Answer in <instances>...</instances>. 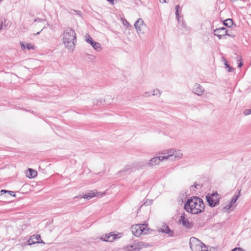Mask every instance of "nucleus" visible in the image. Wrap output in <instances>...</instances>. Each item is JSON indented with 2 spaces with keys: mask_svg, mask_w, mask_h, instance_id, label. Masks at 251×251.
Instances as JSON below:
<instances>
[{
  "mask_svg": "<svg viewBox=\"0 0 251 251\" xmlns=\"http://www.w3.org/2000/svg\"><path fill=\"white\" fill-rule=\"evenodd\" d=\"M205 204L203 200L197 197H192L187 200L184 208L192 214H199L203 211Z\"/></svg>",
  "mask_w": 251,
  "mask_h": 251,
  "instance_id": "obj_1",
  "label": "nucleus"
},
{
  "mask_svg": "<svg viewBox=\"0 0 251 251\" xmlns=\"http://www.w3.org/2000/svg\"><path fill=\"white\" fill-rule=\"evenodd\" d=\"M62 41L65 47L71 52H73L76 42L75 31L71 27L65 28L62 34Z\"/></svg>",
  "mask_w": 251,
  "mask_h": 251,
  "instance_id": "obj_2",
  "label": "nucleus"
},
{
  "mask_svg": "<svg viewBox=\"0 0 251 251\" xmlns=\"http://www.w3.org/2000/svg\"><path fill=\"white\" fill-rule=\"evenodd\" d=\"M189 244L191 249L192 251H207L206 249H203V248H206L205 245L200 240L194 237H192L190 239Z\"/></svg>",
  "mask_w": 251,
  "mask_h": 251,
  "instance_id": "obj_3",
  "label": "nucleus"
},
{
  "mask_svg": "<svg viewBox=\"0 0 251 251\" xmlns=\"http://www.w3.org/2000/svg\"><path fill=\"white\" fill-rule=\"evenodd\" d=\"M159 154L164 155L165 159H170L171 160L176 159H179L182 156V153H181V151L179 150H174V149H171L165 151L163 152H159Z\"/></svg>",
  "mask_w": 251,
  "mask_h": 251,
  "instance_id": "obj_4",
  "label": "nucleus"
},
{
  "mask_svg": "<svg viewBox=\"0 0 251 251\" xmlns=\"http://www.w3.org/2000/svg\"><path fill=\"white\" fill-rule=\"evenodd\" d=\"M221 196L217 192L213 193L212 194H208L206 196V200L208 203L209 205L213 207L219 204V200Z\"/></svg>",
  "mask_w": 251,
  "mask_h": 251,
  "instance_id": "obj_5",
  "label": "nucleus"
},
{
  "mask_svg": "<svg viewBox=\"0 0 251 251\" xmlns=\"http://www.w3.org/2000/svg\"><path fill=\"white\" fill-rule=\"evenodd\" d=\"M140 162H135L131 164L126 165L122 170L123 172H131L141 168L142 165Z\"/></svg>",
  "mask_w": 251,
  "mask_h": 251,
  "instance_id": "obj_6",
  "label": "nucleus"
},
{
  "mask_svg": "<svg viewBox=\"0 0 251 251\" xmlns=\"http://www.w3.org/2000/svg\"><path fill=\"white\" fill-rule=\"evenodd\" d=\"M134 26L136 28L138 34H144L146 25L144 24L143 20L141 18H139L134 24Z\"/></svg>",
  "mask_w": 251,
  "mask_h": 251,
  "instance_id": "obj_7",
  "label": "nucleus"
},
{
  "mask_svg": "<svg viewBox=\"0 0 251 251\" xmlns=\"http://www.w3.org/2000/svg\"><path fill=\"white\" fill-rule=\"evenodd\" d=\"M119 238L118 234H114L113 232H110L104 235L100 239L103 241L112 242Z\"/></svg>",
  "mask_w": 251,
  "mask_h": 251,
  "instance_id": "obj_8",
  "label": "nucleus"
},
{
  "mask_svg": "<svg viewBox=\"0 0 251 251\" xmlns=\"http://www.w3.org/2000/svg\"><path fill=\"white\" fill-rule=\"evenodd\" d=\"M164 159H165L164 155L163 156H155L150 159L147 164L150 167H153L159 164L160 162Z\"/></svg>",
  "mask_w": 251,
  "mask_h": 251,
  "instance_id": "obj_9",
  "label": "nucleus"
},
{
  "mask_svg": "<svg viewBox=\"0 0 251 251\" xmlns=\"http://www.w3.org/2000/svg\"><path fill=\"white\" fill-rule=\"evenodd\" d=\"M192 92L196 95L201 96L204 94V89L200 84L196 83L193 86Z\"/></svg>",
  "mask_w": 251,
  "mask_h": 251,
  "instance_id": "obj_10",
  "label": "nucleus"
},
{
  "mask_svg": "<svg viewBox=\"0 0 251 251\" xmlns=\"http://www.w3.org/2000/svg\"><path fill=\"white\" fill-rule=\"evenodd\" d=\"M40 238L41 237L40 235H33L31 236L30 239L26 241V244L30 245L35 243H44L42 240L41 241H39Z\"/></svg>",
  "mask_w": 251,
  "mask_h": 251,
  "instance_id": "obj_11",
  "label": "nucleus"
},
{
  "mask_svg": "<svg viewBox=\"0 0 251 251\" xmlns=\"http://www.w3.org/2000/svg\"><path fill=\"white\" fill-rule=\"evenodd\" d=\"M240 190H239L238 193H236L234 196H233L229 204H227L225 207V208L226 209L228 210L236 202L237 200H238L239 197L240 195Z\"/></svg>",
  "mask_w": 251,
  "mask_h": 251,
  "instance_id": "obj_12",
  "label": "nucleus"
},
{
  "mask_svg": "<svg viewBox=\"0 0 251 251\" xmlns=\"http://www.w3.org/2000/svg\"><path fill=\"white\" fill-rule=\"evenodd\" d=\"M100 194V192H98L96 190H94L90 191L88 193L85 194L82 197H80V198L89 200L94 197L98 196Z\"/></svg>",
  "mask_w": 251,
  "mask_h": 251,
  "instance_id": "obj_13",
  "label": "nucleus"
},
{
  "mask_svg": "<svg viewBox=\"0 0 251 251\" xmlns=\"http://www.w3.org/2000/svg\"><path fill=\"white\" fill-rule=\"evenodd\" d=\"M180 223L185 227L191 228L193 227V224L189 222L188 219L185 218L184 216H181L179 220Z\"/></svg>",
  "mask_w": 251,
  "mask_h": 251,
  "instance_id": "obj_14",
  "label": "nucleus"
},
{
  "mask_svg": "<svg viewBox=\"0 0 251 251\" xmlns=\"http://www.w3.org/2000/svg\"><path fill=\"white\" fill-rule=\"evenodd\" d=\"M141 227L139 224L132 226L131 228L133 234L137 237L142 234Z\"/></svg>",
  "mask_w": 251,
  "mask_h": 251,
  "instance_id": "obj_15",
  "label": "nucleus"
},
{
  "mask_svg": "<svg viewBox=\"0 0 251 251\" xmlns=\"http://www.w3.org/2000/svg\"><path fill=\"white\" fill-rule=\"evenodd\" d=\"M139 245L134 244L133 245L126 246L124 247L125 251H139L141 250V247H139Z\"/></svg>",
  "mask_w": 251,
  "mask_h": 251,
  "instance_id": "obj_16",
  "label": "nucleus"
},
{
  "mask_svg": "<svg viewBox=\"0 0 251 251\" xmlns=\"http://www.w3.org/2000/svg\"><path fill=\"white\" fill-rule=\"evenodd\" d=\"M159 231L160 232L166 233L168 234L170 237L174 236V231L171 230L168 226H164L163 228H160Z\"/></svg>",
  "mask_w": 251,
  "mask_h": 251,
  "instance_id": "obj_17",
  "label": "nucleus"
},
{
  "mask_svg": "<svg viewBox=\"0 0 251 251\" xmlns=\"http://www.w3.org/2000/svg\"><path fill=\"white\" fill-rule=\"evenodd\" d=\"M90 45L97 51H100L101 50L102 48L101 47V45L98 42L94 41L93 42V44H91Z\"/></svg>",
  "mask_w": 251,
  "mask_h": 251,
  "instance_id": "obj_18",
  "label": "nucleus"
},
{
  "mask_svg": "<svg viewBox=\"0 0 251 251\" xmlns=\"http://www.w3.org/2000/svg\"><path fill=\"white\" fill-rule=\"evenodd\" d=\"M37 175L36 171L32 169H28V172L27 173L26 176L29 178H33Z\"/></svg>",
  "mask_w": 251,
  "mask_h": 251,
  "instance_id": "obj_19",
  "label": "nucleus"
},
{
  "mask_svg": "<svg viewBox=\"0 0 251 251\" xmlns=\"http://www.w3.org/2000/svg\"><path fill=\"white\" fill-rule=\"evenodd\" d=\"M222 31L223 33L224 32L226 34L227 36H231V35L228 33V31L226 29V28L222 27H219L218 28H216L214 30V32H217V33H219V31Z\"/></svg>",
  "mask_w": 251,
  "mask_h": 251,
  "instance_id": "obj_20",
  "label": "nucleus"
},
{
  "mask_svg": "<svg viewBox=\"0 0 251 251\" xmlns=\"http://www.w3.org/2000/svg\"><path fill=\"white\" fill-rule=\"evenodd\" d=\"M140 226L142 227L141 228L142 229L141 231L142 234H146L148 233V231L149 230V228L148 227V225L146 224H141L140 225Z\"/></svg>",
  "mask_w": 251,
  "mask_h": 251,
  "instance_id": "obj_21",
  "label": "nucleus"
},
{
  "mask_svg": "<svg viewBox=\"0 0 251 251\" xmlns=\"http://www.w3.org/2000/svg\"><path fill=\"white\" fill-rule=\"evenodd\" d=\"M233 24V20L231 19H227L223 22V24L227 27H231Z\"/></svg>",
  "mask_w": 251,
  "mask_h": 251,
  "instance_id": "obj_22",
  "label": "nucleus"
},
{
  "mask_svg": "<svg viewBox=\"0 0 251 251\" xmlns=\"http://www.w3.org/2000/svg\"><path fill=\"white\" fill-rule=\"evenodd\" d=\"M85 41L86 42H87L88 43L91 44H93V42L94 41L93 40V39L91 37V36L87 34L85 35Z\"/></svg>",
  "mask_w": 251,
  "mask_h": 251,
  "instance_id": "obj_23",
  "label": "nucleus"
},
{
  "mask_svg": "<svg viewBox=\"0 0 251 251\" xmlns=\"http://www.w3.org/2000/svg\"><path fill=\"white\" fill-rule=\"evenodd\" d=\"M219 33L217 32H214V35L217 36L219 39H221L222 37L225 35H226V33H223L222 31H219Z\"/></svg>",
  "mask_w": 251,
  "mask_h": 251,
  "instance_id": "obj_24",
  "label": "nucleus"
},
{
  "mask_svg": "<svg viewBox=\"0 0 251 251\" xmlns=\"http://www.w3.org/2000/svg\"><path fill=\"white\" fill-rule=\"evenodd\" d=\"M0 193H1V195H2L4 193H8L10 195L13 196V197L15 196V194H14V192L13 191H7V190H1L0 191Z\"/></svg>",
  "mask_w": 251,
  "mask_h": 251,
  "instance_id": "obj_25",
  "label": "nucleus"
},
{
  "mask_svg": "<svg viewBox=\"0 0 251 251\" xmlns=\"http://www.w3.org/2000/svg\"><path fill=\"white\" fill-rule=\"evenodd\" d=\"M151 96H156L160 95L161 94V92L158 89H155L151 92Z\"/></svg>",
  "mask_w": 251,
  "mask_h": 251,
  "instance_id": "obj_26",
  "label": "nucleus"
},
{
  "mask_svg": "<svg viewBox=\"0 0 251 251\" xmlns=\"http://www.w3.org/2000/svg\"><path fill=\"white\" fill-rule=\"evenodd\" d=\"M151 92H146L142 94V96L144 97H149L151 96Z\"/></svg>",
  "mask_w": 251,
  "mask_h": 251,
  "instance_id": "obj_27",
  "label": "nucleus"
},
{
  "mask_svg": "<svg viewBox=\"0 0 251 251\" xmlns=\"http://www.w3.org/2000/svg\"><path fill=\"white\" fill-rule=\"evenodd\" d=\"M237 60L238 61H240V62L238 63V67H239V68L241 67V66L243 65V63L241 61V57L240 56H238L237 57Z\"/></svg>",
  "mask_w": 251,
  "mask_h": 251,
  "instance_id": "obj_28",
  "label": "nucleus"
},
{
  "mask_svg": "<svg viewBox=\"0 0 251 251\" xmlns=\"http://www.w3.org/2000/svg\"><path fill=\"white\" fill-rule=\"evenodd\" d=\"M46 19H41V18H37L34 20V22H46Z\"/></svg>",
  "mask_w": 251,
  "mask_h": 251,
  "instance_id": "obj_29",
  "label": "nucleus"
},
{
  "mask_svg": "<svg viewBox=\"0 0 251 251\" xmlns=\"http://www.w3.org/2000/svg\"><path fill=\"white\" fill-rule=\"evenodd\" d=\"M245 115H248L251 114V109H246L244 112Z\"/></svg>",
  "mask_w": 251,
  "mask_h": 251,
  "instance_id": "obj_30",
  "label": "nucleus"
},
{
  "mask_svg": "<svg viewBox=\"0 0 251 251\" xmlns=\"http://www.w3.org/2000/svg\"><path fill=\"white\" fill-rule=\"evenodd\" d=\"M26 48H27L28 50L34 49V46L29 43H28L26 45Z\"/></svg>",
  "mask_w": 251,
  "mask_h": 251,
  "instance_id": "obj_31",
  "label": "nucleus"
},
{
  "mask_svg": "<svg viewBox=\"0 0 251 251\" xmlns=\"http://www.w3.org/2000/svg\"><path fill=\"white\" fill-rule=\"evenodd\" d=\"M123 24L126 26L127 27L130 26L129 22H128L126 19L123 21Z\"/></svg>",
  "mask_w": 251,
  "mask_h": 251,
  "instance_id": "obj_32",
  "label": "nucleus"
},
{
  "mask_svg": "<svg viewBox=\"0 0 251 251\" xmlns=\"http://www.w3.org/2000/svg\"><path fill=\"white\" fill-rule=\"evenodd\" d=\"M176 18L177 19V20L179 21V18H180V16H179V13L178 11L176 12Z\"/></svg>",
  "mask_w": 251,
  "mask_h": 251,
  "instance_id": "obj_33",
  "label": "nucleus"
},
{
  "mask_svg": "<svg viewBox=\"0 0 251 251\" xmlns=\"http://www.w3.org/2000/svg\"><path fill=\"white\" fill-rule=\"evenodd\" d=\"M231 251H243L240 248H235V249H233Z\"/></svg>",
  "mask_w": 251,
  "mask_h": 251,
  "instance_id": "obj_34",
  "label": "nucleus"
},
{
  "mask_svg": "<svg viewBox=\"0 0 251 251\" xmlns=\"http://www.w3.org/2000/svg\"><path fill=\"white\" fill-rule=\"evenodd\" d=\"M193 186H194V187H195V188H197V189H198V188H198V187H200V188H201V185H200L199 184H196V183H195L194 184V185L193 186H192V187H193Z\"/></svg>",
  "mask_w": 251,
  "mask_h": 251,
  "instance_id": "obj_35",
  "label": "nucleus"
},
{
  "mask_svg": "<svg viewBox=\"0 0 251 251\" xmlns=\"http://www.w3.org/2000/svg\"><path fill=\"white\" fill-rule=\"evenodd\" d=\"M75 13L76 14H77V15H79V16H81V11H79V10H74Z\"/></svg>",
  "mask_w": 251,
  "mask_h": 251,
  "instance_id": "obj_36",
  "label": "nucleus"
},
{
  "mask_svg": "<svg viewBox=\"0 0 251 251\" xmlns=\"http://www.w3.org/2000/svg\"><path fill=\"white\" fill-rule=\"evenodd\" d=\"M50 25V24L47 22V24H46V25L43 27V28H42L43 30L44 29V28H47V27L49 26Z\"/></svg>",
  "mask_w": 251,
  "mask_h": 251,
  "instance_id": "obj_37",
  "label": "nucleus"
},
{
  "mask_svg": "<svg viewBox=\"0 0 251 251\" xmlns=\"http://www.w3.org/2000/svg\"><path fill=\"white\" fill-rule=\"evenodd\" d=\"M179 8H180L179 5H176V6L175 9L176 10V11H178V10H179Z\"/></svg>",
  "mask_w": 251,
  "mask_h": 251,
  "instance_id": "obj_38",
  "label": "nucleus"
},
{
  "mask_svg": "<svg viewBox=\"0 0 251 251\" xmlns=\"http://www.w3.org/2000/svg\"><path fill=\"white\" fill-rule=\"evenodd\" d=\"M228 72H232V71H233V70H234L233 68H231V67H228Z\"/></svg>",
  "mask_w": 251,
  "mask_h": 251,
  "instance_id": "obj_39",
  "label": "nucleus"
},
{
  "mask_svg": "<svg viewBox=\"0 0 251 251\" xmlns=\"http://www.w3.org/2000/svg\"><path fill=\"white\" fill-rule=\"evenodd\" d=\"M20 44H21V45L22 47L23 48V49H25V48H26V45H24L23 43H20Z\"/></svg>",
  "mask_w": 251,
  "mask_h": 251,
  "instance_id": "obj_40",
  "label": "nucleus"
},
{
  "mask_svg": "<svg viewBox=\"0 0 251 251\" xmlns=\"http://www.w3.org/2000/svg\"><path fill=\"white\" fill-rule=\"evenodd\" d=\"M225 65L226 67V68H228V67H229V64L227 63V62H225Z\"/></svg>",
  "mask_w": 251,
  "mask_h": 251,
  "instance_id": "obj_41",
  "label": "nucleus"
},
{
  "mask_svg": "<svg viewBox=\"0 0 251 251\" xmlns=\"http://www.w3.org/2000/svg\"><path fill=\"white\" fill-rule=\"evenodd\" d=\"M159 1L162 3H166V0H159Z\"/></svg>",
  "mask_w": 251,
  "mask_h": 251,
  "instance_id": "obj_42",
  "label": "nucleus"
},
{
  "mask_svg": "<svg viewBox=\"0 0 251 251\" xmlns=\"http://www.w3.org/2000/svg\"><path fill=\"white\" fill-rule=\"evenodd\" d=\"M43 30V29H42L40 31L38 32L37 33H36V34H35V35H38L40 33V32Z\"/></svg>",
  "mask_w": 251,
  "mask_h": 251,
  "instance_id": "obj_43",
  "label": "nucleus"
},
{
  "mask_svg": "<svg viewBox=\"0 0 251 251\" xmlns=\"http://www.w3.org/2000/svg\"><path fill=\"white\" fill-rule=\"evenodd\" d=\"M2 23L0 24V30L2 29Z\"/></svg>",
  "mask_w": 251,
  "mask_h": 251,
  "instance_id": "obj_44",
  "label": "nucleus"
},
{
  "mask_svg": "<svg viewBox=\"0 0 251 251\" xmlns=\"http://www.w3.org/2000/svg\"><path fill=\"white\" fill-rule=\"evenodd\" d=\"M107 1H110V2H112L114 0H107Z\"/></svg>",
  "mask_w": 251,
  "mask_h": 251,
  "instance_id": "obj_45",
  "label": "nucleus"
}]
</instances>
